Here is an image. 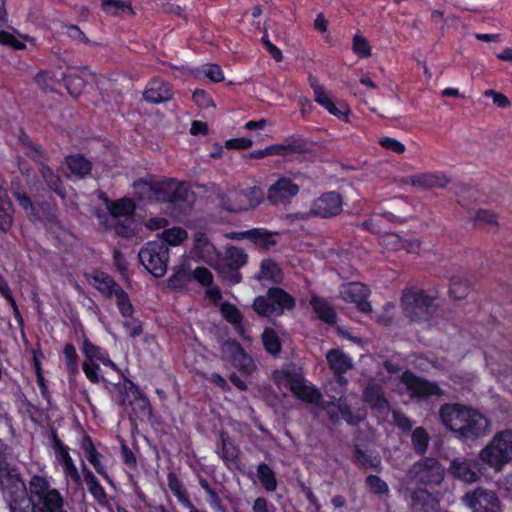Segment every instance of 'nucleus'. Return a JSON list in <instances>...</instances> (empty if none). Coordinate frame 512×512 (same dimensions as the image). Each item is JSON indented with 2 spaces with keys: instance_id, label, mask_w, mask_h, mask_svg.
<instances>
[{
  "instance_id": "1",
  "label": "nucleus",
  "mask_w": 512,
  "mask_h": 512,
  "mask_svg": "<svg viewBox=\"0 0 512 512\" xmlns=\"http://www.w3.org/2000/svg\"><path fill=\"white\" fill-rule=\"evenodd\" d=\"M9 447L0 439V489L10 512H68L61 492L49 479L33 474L26 486L17 467L5 457Z\"/></svg>"
},
{
  "instance_id": "2",
  "label": "nucleus",
  "mask_w": 512,
  "mask_h": 512,
  "mask_svg": "<svg viewBox=\"0 0 512 512\" xmlns=\"http://www.w3.org/2000/svg\"><path fill=\"white\" fill-rule=\"evenodd\" d=\"M439 419L461 441H475L491 431L490 420L484 414L460 403L443 404Z\"/></svg>"
},
{
  "instance_id": "3",
  "label": "nucleus",
  "mask_w": 512,
  "mask_h": 512,
  "mask_svg": "<svg viewBox=\"0 0 512 512\" xmlns=\"http://www.w3.org/2000/svg\"><path fill=\"white\" fill-rule=\"evenodd\" d=\"M140 200L181 205L190 201L193 193L184 182L172 178H141L133 184Z\"/></svg>"
},
{
  "instance_id": "4",
  "label": "nucleus",
  "mask_w": 512,
  "mask_h": 512,
  "mask_svg": "<svg viewBox=\"0 0 512 512\" xmlns=\"http://www.w3.org/2000/svg\"><path fill=\"white\" fill-rule=\"evenodd\" d=\"M479 460L489 468L500 471L512 460V431L496 433L490 442L479 451Z\"/></svg>"
},
{
  "instance_id": "5",
  "label": "nucleus",
  "mask_w": 512,
  "mask_h": 512,
  "mask_svg": "<svg viewBox=\"0 0 512 512\" xmlns=\"http://www.w3.org/2000/svg\"><path fill=\"white\" fill-rule=\"evenodd\" d=\"M401 307L404 315L414 322L428 321L436 312L432 297L423 291L405 289L402 292Z\"/></svg>"
},
{
  "instance_id": "6",
  "label": "nucleus",
  "mask_w": 512,
  "mask_h": 512,
  "mask_svg": "<svg viewBox=\"0 0 512 512\" xmlns=\"http://www.w3.org/2000/svg\"><path fill=\"white\" fill-rule=\"evenodd\" d=\"M406 475L424 487L439 486L444 481L445 468L437 458L423 457L410 466Z\"/></svg>"
},
{
  "instance_id": "7",
  "label": "nucleus",
  "mask_w": 512,
  "mask_h": 512,
  "mask_svg": "<svg viewBox=\"0 0 512 512\" xmlns=\"http://www.w3.org/2000/svg\"><path fill=\"white\" fill-rule=\"evenodd\" d=\"M141 264L153 276L160 278L167 272L169 248L165 241L154 240L147 242L138 253Z\"/></svg>"
},
{
  "instance_id": "8",
  "label": "nucleus",
  "mask_w": 512,
  "mask_h": 512,
  "mask_svg": "<svg viewBox=\"0 0 512 512\" xmlns=\"http://www.w3.org/2000/svg\"><path fill=\"white\" fill-rule=\"evenodd\" d=\"M462 501L473 512H498L500 510V500L495 491L481 486L468 491Z\"/></svg>"
},
{
  "instance_id": "9",
  "label": "nucleus",
  "mask_w": 512,
  "mask_h": 512,
  "mask_svg": "<svg viewBox=\"0 0 512 512\" xmlns=\"http://www.w3.org/2000/svg\"><path fill=\"white\" fill-rule=\"evenodd\" d=\"M401 382L405 385L411 398H428L444 394L437 383L421 378L409 370L403 372Z\"/></svg>"
},
{
  "instance_id": "10",
  "label": "nucleus",
  "mask_w": 512,
  "mask_h": 512,
  "mask_svg": "<svg viewBox=\"0 0 512 512\" xmlns=\"http://www.w3.org/2000/svg\"><path fill=\"white\" fill-rule=\"evenodd\" d=\"M343 200L337 192H327L317 198L311 206L309 214L321 218L338 215L342 211Z\"/></svg>"
},
{
  "instance_id": "11",
  "label": "nucleus",
  "mask_w": 512,
  "mask_h": 512,
  "mask_svg": "<svg viewBox=\"0 0 512 512\" xmlns=\"http://www.w3.org/2000/svg\"><path fill=\"white\" fill-rule=\"evenodd\" d=\"M369 289L362 283L350 282L342 285L339 291L340 298L346 302L355 303L363 313H370L372 306L367 301Z\"/></svg>"
},
{
  "instance_id": "12",
  "label": "nucleus",
  "mask_w": 512,
  "mask_h": 512,
  "mask_svg": "<svg viewBox=\"0 0 512 512\" xmlns=\"http://www.w3.org/2000/svg\"><path fill=\"white\" fill-rule=\"evenodd\" d=\"M363 401L385 419L390 412V405L384 395L383 387L375 381H369L363 390Z\"/></svg>"
},
{
  "instance_id": "13",
  "label": "nucleus",
  "mask_w": 512,
  "mask_h": 512,
  "mask_svg": "<svg viewBox=\"0 0 512 512\" xmlns=\"http://www.w3.org/2000/svg\"><path fill=\"white\" fill-rule=\"evenodd\" d=\"M476 462L473 459L460 456L450 461L448 472L457 480L472 484L480 479V474L475 470Z\"/></svg>"
},
{
  "instance_id": "14",
  "label": "nucleus",
  "mask_w": 512,
  "mask_h": 512,
  "mask_svg": "<svg viewBox=\"0 0 512 512\" xmlns=\"http://www.w3.org/2000/svg\"><path fill=\"white\" fill-rule=\"evenodd\" d=\"M286 376L289 381L290 390L298 399L311 404H318L320 402L322 399L320 391L308 385L300 374L287 373Z\"/></svg>"
},
{
  "instance_id": "15",
  "label": "nucleus",
  "mask_w": 512,
  "mask_h": 512,
  "mask_svg": "<svg viewBox=\"0 0 512 512\" xmlns=\"http://www.w3.org/2000/svg\"><path fill=\"white\" fill-rule=\"evenodd\" d=\"M299 190L297 184H294L289 178L282 177L270 186L267 199L272 204H286L299 193Z\"/></svg>"
},
{
  "instance_id": "16",
  "label": "nucleus",
  "mask_w": 512,
  "mask_h": 512,
  "mask_svg": "<svg viewBox=\"0 0 512 512\" xmlns=\"http://www.w3.org/2000/svg\"><path fill=\"white\" fill-rule=\"evenodd\" d=\"M410 500L413 512H438L440 508L439 500L426 487L412 489Z\"/></svg>"
},
{
  "instance_id": "17",
  "label": "nucleus",
  "mask_w": 512,
  "mask_h": 512,
  "mask_svg": "<svg viewBox=\"0 0 512 512\" xmlns=\"http://www.w3.org/2000/svg\"><path fill=\"white\" fill-rule=\"evenodd\" d=\"M404 184H410L418 189L444 188L450 183V179L443 173H418L402 180Z\"/></svg>"
},
{
  "instance_id": "18",
  "label": "nucleus",
  "mask_w": 512,
  "mask_h": 512,
  "mask_svg": "<svg viewBox=\"0 0 512 512\" xmlns=\"http://www.w3.org/2000/svg\"><path fill=\"white\" fill-rule=\"evenodd\" d=\"M219 259L218 266L219 270H239L248 261V255L244 249L235 245H227L225 247L222 257L217 256Z\"/></svg>"
},
{
  "instance_id": "19",
  "label": "nucleus",
  "mask_w": 512,
  "mask_h": 512,
  "mask_svg": "<svg viewBox=\"0 0 512 512\" xmlns=\"http://www.w3.org/2000/svg\"><path fill=\"white\" fill-rule=\"evenodd\" d=\"M263 196L262 189L257 186L243 190H234V200L239 202L241 212L257 207L262 202Z\"/></svg>"
},
{
  "instance_id": "20",
  "label": "nucleus",
  "mask_w": 512,
  "mask_h": 512,
  "mask_svg": "<svg viewBox=\"0 0 512 512\" xmlns=\"http://www.w3.org/2000/svg\"><path fill=\"white\" fill-rule=\"evenodd\" d=\"M82 352L85 355L87 362L103 364L117 370L116 364L109 358L108 353L101 347L94 345L87 338L82 342Z\"/></svg>"
},
{
  "instance_id": "21",
  "label": "nucleus",
  "mask_w": 512,
  "mask_h": 512,
  "mask_svg": "<svg viewBox=\"0 0 512 512\" xmlns=\"http://www.w3.org/2000/svg\"><path fill=\"white\" fill-rule=\"evenodd\" d=\"M143 97L149 103L159 104L171 100L172 91L167 83L155 79L144 91Z\"/></svg>"
},
{
  "instance_id": "22",
  "label": "nucleus",
  "mask_w": 512,
  "mask_h": 512,
  "mask_svg": "<svg viewBox=\"0 0 512 512\" xmlns=\"http://www.w3.org/2000/svg\"><path fill=\"white\" fill-rule=\"evenodd\" d=\"M326 359L334 374H344L353 368L351 358L339 349L329 350Z\"/></svg>"
},
{
  "instance_id": "23",
  "label": "nucleus",
  "mask_w": 512,
  "mask_h": 512,
  "mask_svg": "<svg viewBox=\"0 0 512 512\" xmlns=\"http://www.w3.org/2000/svg\"><path fill=\"white\" fill-rule=\"evenodd\" d=\"M13 204L7 191L0 185V231L7 233L13 226Z\"/></svg>"
},
{
  "instance_id": "24",
  "label": "nucleus",
  "mask_w": 512,
  "mask_h": 512,
  "mask_svg": "<svg viewBox=\"0 0 512 512\" xmlns=\"http://www.w3.org/2000/svg\"><path fill=\"white\" fill-rule=\"evenodd\" d=\"M39 174L47 187L62 199L66 198V190L63 181L48 165L41 163Z\"/></svg>"
},
{
  "instance_id": "25",
  "label": "nucleus",
  "mask_w": 512,
  "mask_h": 512,
  "mask_svg": "<svg viewBox=\"0 0 512 512\" xmlns=\"http://www.w3.org/2000/svg\"><path fill=\"white\" fill-rule=\"evenodd\" d=\"M337 408L349 425L356 426L366 418V411L360 408L353 409L348 403L347 397L341 396L338 399Z\"/></svg>"
},
{
  "instance_id": "26",
  "label": "nucleus",
  "mask_w": 512,
  "mask_h": 512,
  "mask_svg": "<svg viewBox=\"0 0 512 512\" xmlns=\"http://www.w3.org/2000/svg\"><path fill=\"white\" fill-rule=\"evenodd\" d=\"M82 474L84 477V481L88 487V490L90 494L93 496L95 501L99 505H106L107 503V495L104 491V488L101 486V484L98 482L95 475L92 473L91 470L88 469V467L83 464L82 466Z\"/></svg>"
},
{
  "instance_id": "27",
  "label": "nucleus",
  "mask_w": 512,
  "mask_h": 512,
  "mask_svg": "<svg viewBox=\"0 0 512 512\" xmlns=\"http://www.w3.org/2000/svg\"><path fill=\"white\" fill-rule=\"evenodd\" d=\"M286 156L304 155L313 151V142L300 136H291L284 140Z\"/></svg>"
},
{
  "instance_id": "28",
  "label": "nucleus",
  "mask_w": 512,
  "mask_h": 512,
  "mask_svg": "<svg viewBox=\"0 0 512 512\" xmlns=\"http://www.w3.org/2000/svg\"><path fill=\"white\" fill-rule=\"evenodd\" d=\"M219 437L221 441V458L227 466L230 464H236L239 455L238 446L235 445L227 432L221 431L219 433Z\"/></svg>"
},
{
  "instance_id": "29",
  "label": "nucleus",
  "mask_w": 512,
  "mask_h": 512,
  "mask_svg": "<svg viewBox=\"0 0 512 512\" xmlns=\"http://www.w3.org/2000/svg\"><path fill=\"white\" fill-rule=\"evenodd\" d=\"M275 235H277V232H270L262 228H253L250 229L249 240H251L258 249L267 251L276 245V241L274 240Z\"/></svg>"
},
{
  "instance_id": "30",
  "label": "nucleus",
  "mask_w": 512,
  "mask_h": 512,
  "mask_svg": "<svg viewBox=\"0 0 512 512\" xmlns=\"http://www.w3.org/2000/svg\"><path fill=\"white\" fill-rule=\"evenodd\" d=\"M258 280H270L274 283H281L284 275L278 264L272 259H264L261 262L260 272L256 276Z\"/></svg>"
},
{
  "instance_id": "31",
  "label": "nucleus",
  "mask_w": 512,
  "mask_h": 512,
  "mask_svg": "<svg viewBox=\"0 0 512 512\" xmlns=\"http://www.w3.org/2000/svg\"><path fill=\"white\" fill-rule=\"evenodd\" d=\"M268 295H270L275 309H281V314H283L285 310H292L295 307V299L282 288H270Z\"/></svg>"
},
{
  "instance_id": "32",
  "label": "nucleus",
  "mask_w": 512,
  "mask_h": 512,
  "mask_svg": "<svg viewBox=\"0 0 512 512\" xmlns=\"http://www.w3.org/2000/svg\"><path fill=\"white\" fill-rule=\"evenodd\" d=\"M66 164L70 172L80 178L85 177L91 172L92 164L81 154H75L66 158Z\"/></svg>"
},
{
  "instance_id": "33",
  "label": "nucleus",
  "mask_w": 512,
  "mask_h": 512,
  "mask_svg": "<svg viewBox=\"0 0 512 512\" xmlns=\"http://www.w3.org/2000/svg\"><path fill=\"white\" fill-rule=\"evenodd\" d=\"M192 280V271L185 263L177 266L168 279V286L174 290L185 287Z\"/></svg>"
},
{
  "instance_id": "34",
  "label": "nucleus",
  "mask_w": 512,
  "mask_h": 512,
  "mask_svg": "<svg viewBox=\"0 0 512 512\" xmlns=\"http://www.w3.org/2000/svg\"><path fill=\"white\" fill-rule=\"evenodd\" d=\"M310 304L321 320L328 324L336 322V313L325 300L314 297Z\"/></svg>"
},
{
  "instance_id": "35",
  "label": "nucleus",
  "mask_w": 512,
  "mask_h": 512,
  "mask_svg": "<svg viewBox=\"0 0 512 512\" xmlns=\"http://www.w3.org/2000/svg\"><path fill=\"white\" fill-rule=\"evenodd\" d=\"M253 309L260 316L270 317L281 315V309H275L268 293L265 296H258L253 302Z\"/></svg>"
},
{
  "instance_id": "36",
  "label": "nucleus",
  "mask_w": 512,
  "mask_h": 512,
  "mask_svg": "<svg viewBox=\"0 0 512 512\" xmlns=\"http://www.w3.org/2000/svg\"><path fill=\"white\" fill-rule=\"evenodd\" d=\"M411 442L415 453L424 455L429 447L430 436L425 428L417 427L412 431Z\"/></svg>"
},
{
  "instance_id": "37",
  "label": "nucleus",
  "mask_w": 512,
  "mask_h": 512,
  "mask_svg": "<svg viewBox=\"0 0 512 512\" xmlns=\"http://www.w3.org/2000/svg\"><path fill=\"white\" fill-rule=\"evenodd\" d=\"M101 2L106 13L113 15L134 14L129 0H101Z\"/></svg>"
},
{
  "instance_id": "38",
  "label": "nucleus",
  "mask_w": 512,
  "mask_h": 512,
  "mask_svg": "<svg viewBox=\"0 0 512 512\" xmlns=\"http://www.w3.org/2000/svg\"><path fill=\"white\" fill-rule=\"evenodd\" d=\"M168 486L171 492L177 497L178 501L187 508H192V502L189 500L187 492L180 480L174 473L168 474Z\"/></svg>"
},
{
  "instance_id": "39",
  "label": "nucleus",
  "mask_w": 512,
  "mask_h": 512,
  "mask_svg": "<svg viewBox=\"0 0 512 512\" xmlns=\"http://www.w3.org/2000/svg\"><path fill=\"white\" fill-rule=\"evenodd\" d=\"M193 238L194 247L203 258L212 254L219 256L216 247L210 242L205 233L198 231L194 234Z\"/></svg>"
},
{
  "instance_id": "40",
  "label": "nucleus",
  "mask_w": 512,
  "mask_h": 512,
  "mask_svg": "<svg viewBox=\"0 0 512 512\" xmlns=\"http://www.w3.org/2000/svg\"><path fill=\"white\" fill-rule=\"evenodd\" d=\"M471 285L468 280L460 276H453L450 282L449 294L452 298L461 300L466 298L470 291Z\"/></svg>"
},
{
  "instance_id": "41",
  "label": "nucleus",
  "mask_w": 512,
  "mask_h": 512,
  "mask_svg": "<svg viewBox=\"0 0 512 512\" xmlns=\"http://www.w3.org/2000/svg\"><path fill=\"white\" fill-rule=\"evenodd\" d=\"M257 476L263 487L267 491H275L277 481L273 470L265 463H261L257 468Z\"/></svg>"
},
{
  "instance_id": "42",
  "label": "nucleus",
  "mask_w": 512,
  "mask_h": 512,
  "mask_svg": "<svg viewBox=\"0 0 512 512\" xmlns=\"http://www.w3.org/2000/svg\"><path fill=\"white\" fill-rule=\"evenodd\" d=\"M188 234L182 228H171L166 229L161 233V237L157 240L165 241L167 247L169 245L176 246L182 243L185 239H187Z\"/></svg>"
},
{
  "instance_id": "43",
  "label": "nucleus",
  "mask_w": 512,
  "mask_h": 512,
  "mask_svg": "<svg viewBox=\"0 0 512 512\" xmlns=\"http://www.w3.org/2000/svg\"><path fill=\"white\" fill-rule=\"evenodd\" d=\"M63 354H64L65 361H66V369L71 378V377L77 375L79 372L78 355H77L74 345L67 343L64 346Z\"/></svg>"
},
{
  "instance_id": "44",
  "label": "nucleus",
  "mask_w": 512,
  "mask_h": 512,
  "mask_svg": "<svg viewBox=\"0 0 512 512\" xmlns=\"http://www.w3.org/2000/svg\"><path fill=\"white\" fill-rule=\"evenodd\" d=\"M262 342L267 352L276 355L281 350V342L273 329L267 328L262 334Z\"/></svg>"
},
{
  "instance_id": "45",
  "label": "nucleus",
  "mask_w": 512,
  "mask_h": 512,
  "mask_svg": "<svg viewBox=\"0 0 512 512\" xmlns=\"http://www.w3.org/2000/svg\"><path fill=\"white\" fill-rule=\"evenodd\" d=\"M114 297L116 298L117 306L122 316L124 318H129L132 316L134 312L133 305L130 302L128 294L122 287L117 290V292L114 294Z\"/></svg>"
},
{
  "instance_id": "46",
  "label": "nucleus",
  "mask_w": 512,
  "mask_h": 512,
  "mask_svg": "<svg viewBox=\"0 0 512 512\" xmlns=\"http://www.w3.org/2000/svg\"><path fill=\"white\" fill-rule=\"evenodd\" d=\"M231 363L239 371L248 375L255 370L253 359L247 353H245L244 350L241 351L240 354H238L236 358L231 361Z\"/></svg>"
},
{
  "instance_id": "47",
  "label": "nucleus",
  "mask_w": 512,
  "mask_h": 512,
  "mask_svg": "<svg viewBox=\"0 0 512 512\" xmlns=\"http://www.w3.org/2000/svg\"><path fill=\"white\" fill-rule=\"evenodd\" d=\"M35 82L43 91L53 92L59 79L52 73L43 71L36 75Z\"/></svg>"
},
{
  "instance_id": "48",
  "label": "nucleus",
  "mask_w": 512,
  "mask_h": 512,
  "mask_svg": "<svg viewBox=\"0 0 512 512\" xmlns=\"http://www.w3.org/2000/svg\"><path fill=\"white\" fill-rule=\"evenodd\" d=\"M65 86L72 96H78L85 87V80L76 74L63 76Z\"/></svg>"
},
{
  "instance_id": "49",
  "label": "nucleus",
  "mask_w": 512,
  "mask_h": 512,
  "mask_svg": "<svg viewBox=\"0 0 512 512\" xmlns=\"http://www.w3.org/2000/svg\"><path fill=\"white\" fill-rule=\"evenodd\" d=\"M223 317L231 324L240 326L242 322V315L240 310L231 303H223L221 306Z\"/></svg>"
},
{
  "instance_id": "50",
  "label": "nucleus",
  "mask_w": 512,
  "mask_h": 512,
  "mask_svg": "<svg viewBox=\"0 0 512 512\" xmlns=\"http://www.w3.org/2000/svg\"><path fill=\"white\" fill-rule=\"evenodd\" d=\"M13 196L29 217L36 214V208L30 196L25 191L14 189Z\"/></svg>"
},
{
  "instance_id": "51",
  "label": "nucleus",
  "mask_w": 512,
  "mask_h": 512,
  "mask_svg": "<svg viewBox=\"0 0 512 512\" xmlns=\"http://www.w3.org/2000/svg\"><path fill=\"white\" fill-rule=\"evenodd\" d=\"M110 212L115 219L122 216H130L134 212V204L130 200H120L113 204Z\"/></svg>"
},
{
  "instance_id": "52",
  "label": "nucleus",
  "mask_w": 512,
  "mask_h": 512,
  "mask_svg": "<svg viewBox=\"0 0 512 512\" xmlns=\"http://www.w3.org/2000/svg\"><path fill=\"white\" fill-rule=\"evenodd\" d=\"M352 50L355 54L362 58L371 56V47L368 41L359 34H356L353 37Z\"/></svg>"
},
{
  "instance_id": "53",
  "label": "nucleus",
  "mask_w": 512,
  "mask_h": 512,
  "mask_svg": "<svg viewBox=\"0 0 512 512\" xmlns=\"http://www.w3.org/2000/svg\"><path fill=\"white\" fill-rule=\"evenodd\" d=\"M366 484L371 490L372 493L378 495L388 494L389 487L388 484L382 480L379 476L369 475L366 478Z\"/></svg>"
},
{
  "instance_id": "54",
  "label": "nucleus",
  "mask_w": 512,
  "mask_h": 512,
  "mask_svg": "<svg viewBox=\"0 0 512 512\" xmlns=\"http://www.w3.org/2000/svg\"><path fill=\"white\" fill-rule=\"evenodd\" d=\"M311 87L314 91L315 101L324 108H326L330 102L333 101L328 93L324 90L323 86L320 85L317 80L314 79L311 81Z\"/></svg>"
},
{
  "instance_id": "55",
  "label": "nucleus",
  "mask_w": 512,
  "mask_h": 512,
  "mask_svg": "<svg viewBox=\"0 0 512 512\" xmlns=\"http://www.w3.org/2000/svg\"><path fill=\"white\" fill-rule=\"evenodd\" d=\"M96 281L98 283L97 288L107 296H114L117 290L121 288L111 277L96 278Z\"/></svg>"
},
{
  "instance_id": "56",
  "label": "nucleus",
  "mask_w": 512,
  "mask_h": 512,
  "mask_svg": "<svg viewBox=\"0 0 512 512\" xmlns=\"http://www.w3.org/2000/svg\"><path fill=\"white\" fill-rule=\"evenodd\" d=\"M221 350L223 355L231 362L244 349L237 341L228 340L222 344Z\"/></svg>"
},
{
  "instance_id": "57",
  "label": "nucleus",
  "mask_w": 512,
  "mask_h": 512,
  "mask_svg": "<svg viewBox=\"0 0 512 512\" xmlns=\"http://www.w3.org/2000/svg\"><path fill=\"white\" fill-rule=\"evenodd\" d=\"M132 222L133 221L131 218H126L124 222L116 220V222L113 224L115 233L125 238L132 237L134 235Z\"/></svg>"
},
{
  "instance_id": "58",
  "label": "nucleus",
  "mask_w": 512,
  "mask_h": 512,
  "mask_svg": "<svg viewBox=\"0 0 512 512\" xmlns=\"http://www.w3.org/2000/svg\"><path fill=\"white\" fill-rule=\"evenodd\" d=\"M192 279L197 280L200 284L207 287H210L213 282L212 273L205 267H197L192 272Z\"/></svg>"
},
{
  "instance_id": "59",
  "label": "nucleus",
  "mask_w": 512,
  "mask_h": 512,
  "mask_svg": "<svg viewBox=\"0 0 512 512\" xmlns=\"http://www.w3.org/2000/svg\"><path fill=\"white\" fill-rule=\"evenodd\" d=\"M220 207L226 211L233 213L241 212L239 202H236L234 200V191H232L229 195L220 196Z\"/></svg>"
},
{
  "instance_id": "60",
  "label": "nucleus",
  "mask_w": 512,
  "mask_h": 512,
  "mask_svg": "<svg viewBox=\"0 0 512 512\" xmlns=\"http://www.w3.org/2000/svg\"><path fill=\"white\" fill-rule=\"evenodd\" d=\"M382 245L389 250H399L403 245V238L395 233H387L382 237Z\"/></svg>"
},
{
  "instance_id": "61",
  "label": "nucleus",
  "mask_w": 512,
  "mask_h": 512,
  "mask_svg": "<svg viewBox=\"0 0 512 512\" xmlns=\"http://www.w3.org/2000/svg\"><path fill=\"white\" fill-rule=\"evenodd\" d=\"M379 144L383 148L395 152L397 154H402L405 152V145L394 138L382 137L379 139Z\"/></svg>"
},
{
  "instance_id": "62",
  "label": "nucleus",
  "mask_w": 512,
  "mask_h": 512,
  "mask_svg": "<svg viewBox=\"0 0 512 512\" xmlns=\"http://www.w3.org/2000/svg\"><path fill=\"white\" fill-rule=\"evenodd\" d=\"M0 44L9 46L16 50H22L25 48V44L19 41L13 34L1 31L0 32Z\"/></svg>"
},
{
  "instance_id": "63",
  "label": "nucleus",
  "mask_w": 512,
  "mask_h": 512,
  "mask_svg": "<svg viewBox=\"0 0 512 512\" xmlns=\"http://www.w3.org/2000/svg\"><path fill=\"white\" fill-rule=\"evenodd\" d=\"M63 33L66 34L71 39L82 43H88L89 40L85 36V34L81 31V29L76 25H63L62 27Z\"/></svg>"
},
{
  "instance_id": "64",
  "label": "nucleus",
  "mask_w": 512,
  "mask_h": 512,
  "mask_svg": "<svg viewBox=\"0 0 512 512\" xmlns=\"http://www.w3.org/2000/svg\"><path fill=\"white\" fill-rule=\"evenodd\" d=\"M82 369L85 374V376L92 382V383H99L101 381L100 376L98 375L99 370V364L98 363H90L87 361H84L82 364Z\"/></svg>"
}]
</instances>
